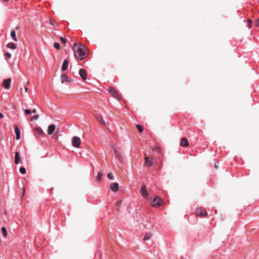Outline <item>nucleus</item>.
Wrapping results in <instances>:
<instances>
[{
  "label": "nucleus",
  "mask_w": 259,
  "mask_h": 259,
  "mask_svg": "<svg viewBox=\"0 0 259 259\" xmlns=\"http://www.w3.org/2000/svg\"><path fill=\"white\" fill-rule=\"evenodd\" d=\"M83 48H85L84 46H78L77 44L74 45L73 51L75 56L80 60L84 59L87 56V54L83 50Z\"/></svg>",
  "instance_id": "obj_1"
},
{
  "label": "nucleus",
  "mask_w": 259,
  "mask_h": 259,
  "mask_svg": "<svg viewBox=\"0 0 259 259\" xmlns=\"http://www.w3.org/2000/svg\"><path fill=\"white\" fill-rule=\"evenodd\" d=\"M150 203L153 206L158 207L160 205L161 199L158 196H156L153 199Z\"/></svg>",
  "instance_id": "obj_2"
},
{
  "label": "nucleus",
  "mask_w": 259,
  "mask_h": 259,
  "mask_svg": "<svg viewBox=\"0 0 259 259\" xmlns=\"http://www.w3.org/2000/svg\"><path fill=\"white\" fill-rule=\"evenodd\" d=\"M72 145L75 148H79L80 144V139L78 137H74L72 139Z\"/></svg>",
  "instance_id": "obj_3"
},
{
  "label": "nucleus",
  "mask_w": 259,
  "mask_h": 259,
  "mask_svg": "<svg viewBox=\"0 0 259 259\" xmlns=\"http://www.w3.org/2000/svg\"><path fill=\"white\" fill-rule=\"evenodd\" d=\"M196 213L197 215L204 217L207 214L206 211L202 208H199L197 209Z\"/></svg>",
  "instance_id": "obj_4"
},
{
  "label": "nucleus",
  "mask_w": 259,
  "mask_h": 259,
  "mask_svg": "<svg viewBox=\"0 0 259 259\" xmlns=\"http://www.w3.org/2000/svg\"><path fill=\"white\" fill-rule=\"evenodd\" d=\"M109 92L114 97L118 99L120 98V96L118 94L117 91L115 89L113 88H110L109 89Z\"/></svg>",
  "instance_id": "obj_5"
},
{
  "label": "nucleus",
  "mask_w": 259,
  "mask_h": 259,
  "mask_svg": "<svg viewBox=\"0 0 259 259\" xmlns=\"http://www.w3.org/2000/svg\"><path fill=\"white\" fill-rule=\"evenodd\" d=\"M145 163L148 166H151L153 164V159L152 157H146L145 158Z\"/></svg>",
  "instance_id": "obj_6"
},
{
  "label": "nucleus",
  "mask_w": 259,
  "mask_h": 259,
  "mask_svg": "<svg viewBox=\"0 0 259 259\" xmlns=\"http://www.w3.org/2000/svg\"><path fill=\"white\" fill-rule=\"evenodd\" d=\"M181 146L184 147L188 146L189 143H188V140L186 138H183L181 139Z\"/></svg>",
  "instance_id": "obj_7"
},
{
  "label": "nucleus",
  "mask_w": 259,
  "mask_h": 259,
  "mask_svg": "<svg viewBox=\"0 0 259 259\" xmlns=\"http://www.w3.org/2000/svg\"><path fill=\"white\" fill-rule=\"evenodd\" d=\"M56 126L54 124H51L49 126L48 133L49 135H52L55 130Z\"/></svg>",
  "instance_id": "obj_8"
},
{
  "label": "nucleus",
  "mask_w": 259,
  "mask_h": 259,
  "mask_svg": "<svg viewBox=\"0 0 259 259\" xmlns=\"http://www.w3.org/2000/svg\"><path fill=\"white\" fill-rule=\"evenodd\" d=\"M15 132L16 135V138L17 140L20 139V131L17 125L15 126Z\"/></svg>",
  "instance_id": "obj_9"
},
{
  "label": "nucleus",
  "mask_w": 259,
  "mask_h": 259,
  "mask_svg": "<svg viewBox=\"0 0 259 259\" xmlns=\"http://www.w3.org/2000/svg\"><path fill=\"white\" fill-rule=\"evenodd\" d=\"M79 74L81 78L85 80L87 79L86 73L84 70L81 69L79 70Z\"/></svg>",
  "instance_id": "obj_10"
},
{
  "label": "nucleus",
  "mask_w": 259,
  "mask_h": 259,
  "mask_svg": "<svg viewBox=\"0 0 259 259\" xmlns=\"http://www.w3.org/2000/svg\"><path fill=\"white\" fill-rule=\"evenodd\" d=\"M11 82V78L7 79L4 81L3 85L5 87V88L8 89L10 86Z\"/></svg>",
  "instance_id": "obj_11"
},
{
  "label": "nucleus",
  "mask_w": 259,
  "mask_h": 259,
  "mask_svg": "<svg viewBox=\"0 0 259 259\" xmlns=\"http://www.w3.org/2000/svg\"><path fill=\"white\" fill-rule=\"evenodd\" d=\"M111 189L114 191H117L119 189V185L117 183H114L112 185L110 186Z\"/></svg>",
  "instance_id": "obj_12"
},
{
  "label": "nucleus",
  "mask_w": 259,
  "mask_h": 259,
  "mask_svg": "<svg viewBox=\"0 0 259 259\" xmlns=\"http://www.w3.org/2000/svg\"><path fill=\"white\" fill-rule=\"evenodd\" d=\"M61 78L62 79V83L70 81V79H69V77L66 74H61Z\"/></svg>",
  "instance_id": "obj_13"
},
{
  "label": "nucleus",
  "mask_w": 259,
  "mask_h": 259,
  "mask_svg": "<svg viewBox=\"0 0 259 259\" xmlns=\"http://www.w3.org/2000/svg\"><path fill=\"white\" fill-rule=\"evenodd\" d=\"M141 192L142 195H143V196L144 197H147L148 196V192L145 187H142L141 189Z\"/></svg>",
  "instance_id": "obj_14"
},
{
  "label": "nucleus",
  "mask_w": 259,
  "mask_h": 259,
  "mask_svg": "<svg viewBox=\"0 0 259 259\" xmlns=\"http://www.w3.org/2000/svg\"><path fill=\"white\" fill-rule=\"evenodd\" d=\"M68 66V61L67 60H64L63 61L62 66V71H65L67 69Z\"/></svg>",
  "instance_id": "obj_15"
},
{
  "label": "nucleus",
  "mask_w": 259,
  "mask_h": 259,
  "mask_svg": "<svg viewBox=\"0 0 259 259\" xmlns=\"http://www.w3.org/2000/svg\"><path fill=\"white\" fill-rule=\"evenodd\" d=\"M34 130L35 132L40 136L44 134L43 131L40 127H36Z\"/></svg>",
  "instance_id": "obj_16"
},
{
  "label": "nucleus",
  "mask_w": 259,
  "mask_h": 259,
  "mask_svg": "<svg viewBox=\"0 0 259 259\" xmlns=\"http://www.w3.org/2000/svg\"><path fill=\"white\" fill-rule=\"evenodd\" d=\"M97 119L99 121V122L102 124V125L105 126L106 125V122L104 121V120L101 117L97 116L96 117Z\"/></svg>",
  "instance_id": "obj_17"
},
{
  "label": "nucleus",
  "mask_w": 259,
  "mask_h": 259,
  "mask_svg": "<svg viewBox=\"0 0 259 259\" xmlns=\"http://www.w3.org/2000/svg\"><path fill=\"white\" fill-rule=\"evenodd\" d=\"M19 158H20V157H19V153L18 152H15V163L17 164L19 163Z\"/></svg>",
  "instance_id": "obj_18"
},
{
  "label": "nucleus",
  "mask_w": 259,
  "mask_h": 259,
  "mask_svg": "<svg viewBox=\"0 0 259 259\" xmlns=\"http://www.w3.org/2000/svg\"><path fill=\"white\" fill-rule=\"evenodd\" d=\"M11 36L13 38V40L17 41V39L16 36V32L14 30H12L11 31Z\"/></svg>",
  "instance_id": "obj_19"
},
{
  "label": "nucleus",
  "mask_w": 259,
  "mask_h": 259,
  "mask_svg": "<svg viewBox=\"0 0 259 259\" xmlns=\"http://www.w3.org/2000/svg\"><path fill=\"white\" fill-rule=\"evenodd\" d=\"M152 236V234L151 233H147L145 234L144 237V241H147L150 239Z\"/></svg>",
  "instance_id": "obj_20"
},
{
  "label": "nucleus",
  "mask_w": 259,
  "mask_h": 259,
  "mask_svg": "<svg viewBox=\"0 0 259 259\" xmlns=\"http://www.w3.org/2000/svg\"><path fill=\"white\" fill-rule=\"evenodd\" d=\"M114 154H115V156L116 157V158H117L118 159L120 160V159H121L120 152H119L118 150H117L115 149H114Z\"/></svg>",
  "instance_id": "obj_21"
},
{
  "label": "nucleus",
  "mask_w": 259,
  "mask_h": 259,
  "mask_svg": "<svg viewBox=\"0 0 259 259\" xmlns=\"http://www.w3.org/2000/svg\"><path fill=\"white\" fill-rule=\"evenodd\" d=\"M7 47L9 49H16V45L14 43H12V42H11V43H9L8 45H7Z\"/></svg>",
  "instance_id": "obj_22"
},
{
  "label": "nucleus",
  "mask_w": 259,
  "mask_h": 259,
  "mask_svg": "<svg viewBox=\"0 0 259 259\" xmlns=\"http://www.w3.org/2000/svg\"><path fill=\"white\" fill-rule=\"evenodd\" d=\"M103 176V172L101 171H99L97 176V179L98 181H100Z\"/></svg>",
  "instance_id": "obj_23"
},
{
  "label": "nucleus",
  "mask_w": 259,
  "mask_h": 259,
  "mask_svg": "<svg viewBox=\"0 0 259 259\" xmlns=\"http://www.w3.org/2000/svg\"><path fill=\"white\" fill-rule=\"evenodd\" d=\"M2 231L3 233V235L4 237H6L7 235V231L5 227H3L2 228Z\"/></svg>",
  "instance_id": "obj_24"
},
{
  "label": "nucleus",
  "mask_w": 259,
  "mask_h": 259,
  "mask_svg": "<svg viewBox=\"0 0 259 259\" xmlns=\"http://www.w3.org/2000/svg\"><path fill=\"white\" fill-rule=\"evenodd\" d=\"M247 24H248V27L249 28H250L251 27H252V20L250 19H248L247 20Z\"/></svg>",
  "instance_id": "obj_25"
},
{
  "label": "nucleus",
  "mask_w": 259,
  "mask_h": 259,
  "mask_svg": "<svg viewBox=\"0 0 259 259\" xmlns=\"http://www.w3.org/2000/svg\"><path fill=\"white\" fill-rule=\"evenodd\" d=\"M20 172L21 174H24L26 172V169L24 167H21L20 168Z\"/></svg>",
  "instance_id": "obj_26"
},
{
  "label": "nucleus",
  "mask_w": 259,
  "mask_h": 259,
  "mask_svg": "<svg viewBox=\"0 0 259 259\" xmlns=\"http://www.w3.org/2000/svg\"><path fill=\"white\" fill-rule=\"evenodd\" d=\"M54 46L56 49L59 50L60 49V45L58 42H55Z\"/></svg>",
  "instance_id": "obj_27"
},
{
  "label": "nucleus",
  "mask_w": 259,
  "mask_h": 259,
  "mask_svg": "<svg viewBox=\"0 0 259 259\" xmlns=\"http://www.w3.org/2000/svg\"><path fill=\"white\" fill-rule=\"evenodd\" d=\"M108 178L110 180H113L114 176L111 172H109L107 175Z\"/></svg>",
  "instance_id": "obj_28"
},
{
  "label": "nucleus",
  "mask_w": 259,
  "mask_h": 259,
  "mask_svg": "<svg viewBox=\"0 0 259 259\" xmlns=\"http://www.w3.org/2000/svg\"><path fill=\"white\" fill-rule=\"evenodd\" d=\"M136 126H137L139 132L140 133H142V131H143V127L140 125H139V124H137L136 125Z\"/></svg>",
  "instance_id": "obj_29"
},
{
  "label": "nucleus",
  "mask_w": 259,
  "mask_h": 259,
  "mask_svg": "<svg viewBox=\"0 0 259 259\" xmlns=\"http://www.w3.org/2000/svg\"><path fill=\"white\" fill-rule=\"evenodd\" d=\"M38 117L39 116L38 115H35L32 117L31 120H36L38 118Z\"/></svg>",
  "instance_id": "obj_30"
},
{
  "label": "nucleus",
  "mask_w": 259,
  "mask_h": 259,
  "mask_svg": "<svg viewBox=\"0 0 259 259\" xmlns=\"http://www.w3.org/2000/svg\"><path fill=\"white\" fill-rule=\"evenodd\" d=\"M24 112L26 115L29 114L31 113V111L29 109H25Z\"/></svg>",
  "instance_id": "obj_31"
},
{
  "label": "nucleus",
  "mask_w": 259,
  "mask_h": 259,
  "mask_svg": "<svg viewBox=\"0 0 259 259\" xmlns=\"http://www.w3.org/2000/svg\"><path fill=\"white\" fill-rule=\"evenodd\" d=\"M50 23L51 25H52L53 26H55V21L54 20H53V19H50Z\"/></svg>",
  "instance_id": "obj_32"
},
{
  "label": "nucleus",
  "mask_w": 259,
  "mask_h": 259,
  "mask_svg": "<svg viewBox=\"0 0 259 259\" xmlns=\"http://www.w3.org/2000/svg\"><path fill=\"white\" fill-rule=\"evenodd\" d=\"M60 39L63 44H66L67 42V40H66V39L63 37H61Z\"/></svg>",
  "instance_id": "obj_33"
},
{
  "label": "nucleus",
  "mask_w": 259,
  "mask_h": 259,
  "mask_svg": "<svg viewBox=\"0 0 259 259\" xmlns=\"http://www.w3.org/2000/svg\"><path fill=\"white\" fill-rule=\"evenodd\" d=\"M159 147H152V150L153 151H158L159 150Z\"/></svg>",
  "instance_id": "obj_34"
},
{
  "label": "nucleus",
  "mask_w": 259,
  "mask_h": 259,
  "mask_svg": "<svg viewBox=\"0 0 259 259\" xmlns=\"http://www.w3.org/2000/svg\"><path fill=\"white\" fill-rule=\"evenodd\" d=\"M6 55L8 58H10L11 57V54L9 52H7Z\"/></svg>",
  "instance_id": "obj_35"
},
{
  "label": "nucleus",
  "mask_w": 259,
  "mask_h": 259,
  "mask_svg": "<svg viewBox=\"0 0 259 259\" xmlns=\"http://www.w3.org/2000/svg\"><path fill=\"white\" fill-rule=\"evenodd\" d=\"M255 25L256 26H259V19H257L255 22Z\"/></svg>",
  "instance_id": "obj_36"
},
{
  "label": "nucleus",
  "mask_w": 259,
  "mask_h": 259,
  "mask_svg": "<svg viewBox=\"0 0 259 259\" xmlns=\"http://www.w3.org/2000/svg\"><path fill=\"white\" fill-rule=\"evenodd\" d=\"M121 203V201H118L117 203H116V205H118V206H120V204Z\"/></svg>",
  "instance_id": "obj_37"
},
{
  "label": "nucleus",
  "mask_w": 259,
  "mask_h": 259,
  "mask_svg": "<svg viewBox=\"0 0 259 259\" xmlns=\"http://www.w3.org/2000/svg\"><path fill=\"white\" fill-rule=\"evenodd\" d=\"M4 117V115L0 112V118H3Z\"/></svg>",
  "instance_id": "obj_38"
},
{
  "label": "nucleus",
  "mask_w": 259,
  "mask_h": 259,
  "mask_svg": "<svg viewBox=\"0 0 259 259\" xmlns=\"http://www.w3.org/2000/svg\"><path fill=\"white\" fill-rule=\"evenodd\" d=\"M32 112L34 113H35L36 112V109H33L32 110Z\"/></svg>",
  "instance_id": "obj_39"
},
{
  "label": "nucleus",
  "mask_w": 259,
  "mask_h": 259,
  "mask_svg": "<svg viewBox=\"0 0 259 259\" xmlns=\"http://www.w3.org/2000/svg\"><path fill=\"white\" fill-rule=\"evenodd\" d=\"M25 92H27V91H28V89H27V88H25Z\"/></svg>",
  "instance_id": "obj_40"
},
{
  "label": "nucleus",
  "mask_w": 259,
  "mask_h": 259,
  "mask_svg": "<svg viewBox=\"0 0 259 259\" xmlns=\"http://www.w3.org/2000/svg\"><path fill=\"white\" fill-rule=\"evenodd\" d=\"M214 167H215V168L217 169L218 168V166L216 164H214Z\"/></svg>",
  "instance_id": "obj_41"
},
{
  "label": "nucleus",
  "mask_w": 259,
  "mask_h": 259,
  "mask_svg": "<svg viewBox=\"0 0 259 259\" xmlns=\"http://www.w3.org/2000/svg\"><path fill=\"white\" fill-rule=\"evenodd\" d=\"M23 194H24L25 193V190H23Z\"/></svg>",
  "instance_id": "obj_42"
}]
</instances>
